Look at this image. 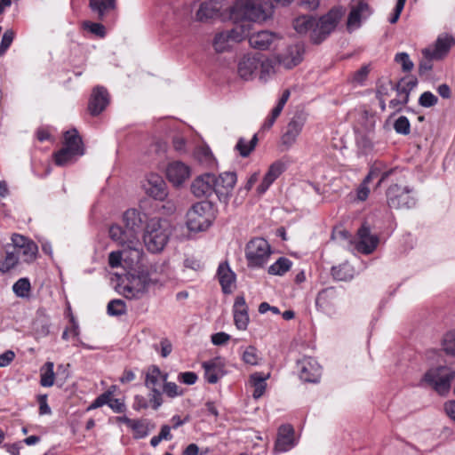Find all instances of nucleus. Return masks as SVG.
Returning <instances> with one entry per match:
<instances>
[{
  "label": "nucleus",
  "instance_id": "25",
  "mask_svg": "<svg viewBox=\"0 0 455 455\" xmlns=\"http://www.w3.org/2000/svg\"><path fill=\"white\" fill-rule=\"evenodd\" d=\"M51 320L44 308L37 309L32 323V331L36 339L44 338L50 333Z\"/></svg>",
  "mask_w": 455,
  "mask_h": 455
},
{
  "label": "nucleus",
  "instance_id": "38",
  "mask_svg": "<svg viewBox=\"0 0 455 455\" xmlns=\"http://www.w3.org/2000/svg\"><path fill=\"white\" fill-rule=\"evenodd\" d=\"M235 26L230 30H227L232 42L237 43L243 40L246 36H250V23L244 20L235 21Z\"/></svg>",
  "mask_w": 455,
  "mask_h": 455
},
{
  "label": "nucleus",
  "instance_id": "21",
  "mask_svg": "<svg viewBox=\"0 0 455 455\" xmlns=\"http://www.w3.org/2000/svg\"><path fill=\"white\" fill-rule=\"evenodd\" d=\"M304 52L303 44H295L290 45L283 53L278 56V62L285 68H292L301 62Z\"/></svg>",
  "mask_w": 455,
  "mask_h": 455
},
{
  "label": "nucleus",
  "instance_id": "51",
  "mask_svg": "<svg viewBox=\"0 0 455 455\" xmlns=\"http://www.w3.org/2000/svg\"><path fill=\"white\" fill-rule=\"evenodd\" d=\"M126 312V306L122 299H112L108 304V313L110 315H122Z\"/></svg>",
  "mask_w": 455,
  "mask_h": 455
},
{
  "label": "nucleus",
  "instance_id": "32",
  "mask_svg": "<svg viewBox=\"0 0 455 455\" xmlns=\"http://www.w3.org/2000/svg\"><path fill=\"white\" fill-rule=\"evenodd\" d=\"M20 260L18 255H16L11 248L6 245L4 252H0V272L3 274L8 273L14 269Z\"/></svg>",
  "mask_w": 455,
  "mask_h": 455
},
{
  "label": "nucleus",
  "instance_id": "16",
  "mask_svg": "<svg viewBox=\"0 0 455 455\" xmlns=\"http://www.w3.org/2000/svg\"><path fill=\"white\" fill-rule=\"evenodd\" d=\"M148 220L149 219L146 213L136 209H129L124 213V222L125 228L132 231L138 237L142 229L144 230V228Z\"/></svg>",
  "mask_w": 455,
  "mask_h": 455
},
{
  "label": "nucleus",
  "instance_id": "9",
  "mask_svg": "<svg viewBox=\"0 0 455 455\" xmlns=\"http://www.w3.org/2000/svg\"><path fill=\"white\" fill-rule=\"evenodd\" d=\"M271 248L267 241L261 237L251 239L245 248V258L250 267H261L268 260Z\"/></svg>",
  "mask_w": 455,
  "mask_h": 455
},
{
  "label": "nucleus",
  "instance_id": "42",
  "mask_svg": "<svg viewBox=\"0 0 455 455\" xmlns=\"http://www.w3.org/2000/svg\"><path fill=\"white\" fill-rule=\"evenodd\" d=\"M258 57L260 60L259 68V79L267 81L271 75L275 73V63L272 60L265 57L264 55L258 53Z\"/></svg>",
  "mask_w": 455,
  "mask_h": 455
},
{
  "label": "nucleus",
  "instance_id": "18",
  "mask_svg": "<svg viewBox=\"0 0 455 455\" xmlns=\"http://www.w3.org/2000/svg\"><path fill=\"white\" fill-rule=\"evenodd\" d=\"M370 14L371 10L366 2L360 0L353 3L347 21V29L352 31L358 28L361 26L362 20L368 18Z\"/></svg>",
  "mask_w": 455,
  "mask_h": 455
},
{
  "label": "nucleus",
  "instance_id": "55",
  "mask_svg": "<svg viewBox=\"0 0 455 455\" xmlns=\"http://www.w3.org/2000/svg\"><path fill=\"white\" fill-rule=\"evenodd\" d=\"M291 92L289 90H284L278 100L276 106L272 109L271 114L269 115L273 118L276 120V118L280 116L283 111L286 102L290 98Z\"/></svg>",
  "mask_w": 455,
  "mask_h": 455
},
{
  "label": "nucleus",
  "instance_id": "60",
  "mask_svg": "<svg viewBox=\"0 0 455 455\" xmlns=\"http://www.w3.org/2000/svg\"><path fill=\"white\" fill-rule=\"evenodd\" d=\"M437 102L438 98L431 92H425L419 98V104L424 108L434 107Z\"/></svg>",
  "mask_w": 455,
  "mask_h": 455
},
{
  "label": "nucleus",
  "instance_id": "48",
  "mask_svg": "<svg viewBox=\"0 0 455 455\" xmlns=\"http://www.w3.org/2000/svg\"><path fill=\"white\" fill-rule=\"evenodd\" d=\"M54 364L52 362H47L41 370L40 384L43 387H50L54 384Z\"/></svg>",
  "mask_w": 455,
  "mask_h": 455
},
{
  "label": "nucleus",
  "instance_id": "43",
  "mask_svg": "<svg viewBox=\"0 0 455 455\" xmlns=\"http://www.w3.org/2000/svg\"><path fill=\"white\" fill-rule=\"evenodd\" d=\"M230 43L232 40L228 31H221L214 36L212 45L217 52H224L230 48Z\"/></svg>",
  "mask_w": 455,
  "mask_h": 455
},
{
  "label": "nucleus",
  "instance_id": "23",
  "mask_svg": "<svg viewBox=\"0 0 455 455\" xmlns=\"http://www.w3.org/2000/svg\"><path fill=\"white\" fill-rule=\"evenodd\" d=\"M146 193L156 200H164L167 196L166 184L162 177L152 174L144 184Z\"/></svg>",
  "mask_w": 455,
  "mask_h": 455
},
{
  "label": "nucleus",
  "instance_id": "39",
  "mask_svg": "<svg viewBox=\"0 0 455 455\" xmlns=\"http://www.w3.org/2000/svg\"><path fill=\"white\" fill-rule=\"evenodd\" d=\"M268 375L265 376L261 372H255L250 377V384L253 387L252 396L255 399H259L263 395L267 388L266 380Z\"/></svg>",
  "mask_w": 455,
  "mask_h": 455
},
{
  "label": "nucleus",
  "instance_id": "30",
  "mask_svg": "<svg viewBox=\"0 0 455 455\" xmlns=\"http://www.w3.org/2000/svg\"><path fill=\"white\" fill-rule=\"evenodd\" d=\"M220 6L216 1H206L200 4L196 17L198 21L205 22L219 16Z\"/></svg>",
  "mask_w": 455,
  "mask_h": 455
},
{
  "label": "nucleus",
  "instance_id": "4",
  "mask_svg": "<svg viewBox=\"0 0 455 455\" xmlns=\"http://www.w3.org/2000/svg\"><path fill=\"white\" fill-rule=\"evenodd\" d=\"M156 281L150 277L148 270L139 269L128 273L117 285V291L126 299H140Z\"/></svg>",
  "mask_w": 455,
  "mask_h": 455
},
{
  "label": "nucleus",
  "instance_id": "62",
  "mask_svg": "<svg viewBox=\"0 0 455 455\" xmlns=\"http://www.w3.org/2000/svg\"><path fill=\"white\" fill-rule=\"evenodd\" d=\"M335 296L336 291L332 287L326 288L318 293L315 304L316 306H323L328 299H331Z\"/></svg>",
  "mask_w": 455,
  "mask_h": 455
},
{
  "label": "nucleus",
  "instance_id": "19",
  "mask_svg": "<svg viewBox=\"0 0 455 455\" xmlns=\"http://www.w3.org/2000/svg\"><path fill=\"white\" fill-rule=\"evenodd\" d=\"M212 173H204L196 177L191 183L190 190L196 197L209 196L214 192Z\"/></svg>",
  "mask_w": 455,
  "mask_h": 455
},
{
  "label": "nucleus",
  "instance_id": "33",
  "mask_svg": "<svg viewBox=\"0 0 455 455\" xmlns=\"http://www.w3.org/2000/svg\"><path fill=\"white\" fill-rule=\"evenodd\" d=\"M399 170L397 168H393L388 171L381 172L378 167L371 168L370 172L363 179L365 182L370 183L373 179L380 176L379 180L378 181L376 187L379 188L382 183L391 180L395 176L399 173Z\"/></svg>",
  "mask_w": 455,
  "mask_h": 455
},
{
  "label": "nucleus",
  "instance_id": "29",
  "mask_svg": "<svg viewBox=\"0 0 455 455\" xmlns=\"http://www.w3.org/2000/svg\"><path fill=\"white\" fill-rule=\"evenodd\" d=\"M218 278L224 293L232 291L233 284L235 280V273L230 269L228 263H221L218 267Z\"/></svg>",
  "mask_w": 455,
  "mask_h": 455
},
{
  "label": "nucleus",
  "instance_id": "56",
  "mask_svg": "<svg viewBox=\"0 0 455 455\" xmlns=\"http://www.w3.org/2000/svg\"><path fill=\"white\" fill-rule=\"evenodd\" d=\"M242 359L247 364H258L259 355L256 347L253 346L247 347L243 353Z\"/></svg>",
  "mask_w": 455,
  "mask_h": 455
},
{
  "label": "nucleus",
  "instance_id": "3",
  "mask_svg": "<svg viewBox=\"0 0 455 455\" xmlns=\"http://www.w3.org/2000/svg\"><path fill=\"white\" fill-rule=\"evenodd\" d=\"M398 174H401V172ZM391 181L385 193L387 206L395 210H409L415 207L418 202L416 193L412 188L403 184L402 176L396 175Z\"/></svg>",
  "mask_w": 455,
  "mask_h": 455
},
{
  "label": "nucleus",
  "instance_id": "54",
  "mask_svg": "<svg viewBox=\"0 0 455 455\" xmlns=\"http://www.w3.org/2000/svg\"><path fill=\"white\" fill-rule=\"evenodd\" d=\"M284 171V164L281 162H275L272 164L265 174V178L272 183L283 173Z\"/></svg>",
  "mask_w": 455,
  "mask_h": 455
},
{
  "label": "nucleus",
  "instance_id": "14",
  "mask_svg": "<svg viewBox=\"0 0 455 455\" xmlns=\"http://www.w3.org/2000/svg\"><path fill=\"white\" fill-rule=\"evenodd\" d=\"M358 243L356 249L363 254H371L378 247L379 239L377 235L371 234L370 226L363 222L357 230Z\"/></svg>",
  "mask_w": 455,
  "mask_h": 455
},
{
  "label": "nucleus",
  "instance_id": "7",
  "mask_svg": "<svg viewBox=\"0 0 455 455\" xmlns=\"http://www.w3.org/2000/svg\"><path fill=\"white\" fill-rule=\"evenodd\" d=\"M454 378L455 371L450 367L440 366L427 371L421 380V385L427 384L443 395L450 391L451 382Z\"/></svg>",
  "mask_w": 455,
  "mask_h": 455
},
{
  "label": "nucleus",
  "instance_id": "24",
  "mask_svg": "<svg viewBox=\"0 0 455 455\" xmlns=\"http://www.w3.org/2000/svg\"><path fill=\"white\" fill-rule=\"evenodd\" d=\"M234 322L238 330L244 331L249 323L248 307L243 296H237L233 306Z\"/></svg>",
  "mask_w": 455,
  "mask_h": 455
},
{
  "label": "nucleus",
  "instance_id": "53",
  "mask_svg": "<svg viewBox=\"0 0 455 455\" xmlns=\"http://www.w3.org/2000/svg\"><path fill=\"white\" fill-rule=\"evenodd\" d=\"M443 348L446 354L455 355V330L447 332L443 339Z\"/></svg>",
  "mask_w": 455,
  "mask_h": 455
},
{
  "label": "nucleus",
  "instance_id": "27",
  "mask_svg": "<svg viewBox=\"0 0 455 455\" xmlns=\"http://www.w3.org/2000/svg\"><path fill=\"white\" fill-rule=\"evenodd\" d=\"M278 38L277 35L267 30L259 31L249 36V44L259 50H267Z\"/></svg>",
  "mask_w": 455,
  "mask_h": 455
},
{
  "label": "nucleus",
  "instance_id": "57",
  "mask_svg": "<svg viewBox=\"0 0 455 455\" xmlns=\"http://www.w3.org/2000/svg\"><path fill=\"white\" fill-rule=\"evenodd\" d=\"M395 131L403 135H408L411 132V124L406 116L398 117L394 124Z\"/></svg>",
  "mask_w": 455,
  "mask_h": 455
},
{
  "label": "nucleus",
  "instance_id": "59",
  "mask_svg": "<svg viewBox=\"0 0 455 455\" xmlns=\"http://www.w3.org/2000/svg\"><path fill=\"white\" fill-rule=\"evenodd\" d=\"M163 391L171 398L181 396L184 394L183 390L174 382L164 381Z\"/></svg>",
  "mask_w": 455,
  "mask_h": 455
},
{
  "label": "nucleus",
  "instance_id": "20",
  "mask_svg": "<svg viewBox=\"0 0 455 455\" xmlns=\"http://www.w3.org/2000/svg\"><path fill=\"white\" fill-rule=\"evenodd\" d=\"M108 103L109 95L107 89L102 86H96L91 95L88 110L92 116H98L107 108Z\"/></svg>",
  "mask_w": 455,
  "mask_h": 455
},
{
  "label": "nucleus",
  "instance_id": "12",
  "mask_svg": "<svg viewBox=\"0 0 455 455\" xmlns=\"http://www.w3.org/2000/svg\"><path fill=\"white\" fill-rule=\"evenodd\" d=\"M214 193L220 202L227 204L232 195V191L236 183L237 177L235 172H224L215 176L213 174Z\"/></svg>",
  "mask_w": 455,
  "mask_h": 455
},
{
  "label": "nucleus",
  "instance_id": "36",
  "mask_svg": "<svg viewBox=\"0 0 455 455\" xmlns=\"http://www.w3.org/2000/svg\"><path fill=\"white\" fill-rule=\"evenodd\" d=\"M292 25L297 33L300 35L313 33L315 25V19L310 15H301L293 20Z\"/></svg>",
  "mask_w": 455,
  "mask_h": 455
},
{
  "label": "nucleus",
  "instance_id": "31",
  "mask_svg": "<svg viewBox=\"0 0 455 455\" xmlns=\"http://www.w3.org/2000/svg\"><path fill=\"white\" fill-rule=\"evenodd\" d=\"M452 43L451 37H439L435 43V49L430 51L426 49L423 53L426 57L430 59H442L449 52Z\"/></svg>",
  "mask_w": 455,
  "mask_h": 455
},
{
  "label": "nucleus",
  "instance_id": "26",
  "mask_svg": "<svg viewBox=\"0 0 455 455\" xmlns=\"http://www.w3.org/2000/svg\"><path fill=\"white\" fill-rule=\"evenodd\" d=\"M418 80L413 76H405L402 78L396 85L400 87L402 92H404L405 95L403 99H393L389 101V107L392 108H396L400 105H405L409 101V96L411 92L417 86Z\"/></svg>",
  "mask_w": 455,
  "mask_h": 455
},
{
  "label": "nucleus",
  "instance_id": "13",
  "mask_svg": "<svg viewBox=\"0 0 455 455\" xmlns=\"http://www.w3.org/2000/svg\"><path fill=\"white\" fill-rule=\"evenodd\" d=\"M299 378L304 382L317 383L320 380L322 369L317 361L305 356L297 362Z\"/></svg>",
  "mask_w": 455,
  "mask_h": 455
},
{
  "label": "nucleus",
  "instance_id": "28",
  "mask_svg": "<svg viewBox=\"0 0 455 455\" xmlns=\"http://www.w3.org/2000/svg\"><path fill=\"white\" fill-rule=\"evenodd\" d=\"M202 366L204 370V379L210 384L217 383L225 374L223 365L218 359L204 362Z\"/></svg>",
  "mask_w": 455,
  "mask_h": 455
},
{
  "label": "nucleus",
  "instance_id": "41",
  "mask_svg": "<svg viewBox=\"0 0 455 455\" xmlns=\"http://www.w3.org/2000/svg\"><path fill=\"white\" fill-rule=\"evenodd\" d=\"M258 143V136L254 134L251 140L241 137L238 139L235 149L239 153L242 157H247L255 149Z\"/></svg>",
  "mask_w": 455,
  "mask_h": 455
},
{
  "label": "nucleus",
  "instance_id": "22",
  "mask_svg": "<svg viewBox=\"0 0 455 455\" xmlns=\"http://www.w3.org/2000/svg\"><path fill=\"white\" fill-rule=\"evenodd\" d=\"M260 60L257 54L244 55L238 62L237 72L243 80L252 79L255 72L259 69Z\"/></svg>",
  "mask_w": 455,
  "mask_h": 455
},
{
  "label": "nucleus",
  "instance_id": "10",
  "mask_svg": "<svg viewBox=\"0 0 455 455\" xmlns=\"http://www.w3.org/2000/svg\"><path fill=\"white\" fill-rule=\"evenodd\" d=\"M7 245L18 255L19 260L21 259L23 262L30 263L36 258L37 245L24 235L13 234L12 235V243Z\"/></svg>",
  "mask_w": 455,
  "mask_h": 455
},
{
  "label": "nucleus",
  "instance_id": "58",
  "mask_svg": "<svg viewBox=\"0 0 455 455\" xmlns=\"http://www.w3.org/2000/svg\"><path fill=\"white\" fill-rule=\"evenodd\" d=\"M14 37L15 33L12 29H7L4 33L2 40L0 42V56H3L7 52V50L12 44Z\"/></svg>",
  "mask_w": 455,
  "mask_h": 455
},
{
  "label": "nucleus",
  "instance_id": "44",
  "mask_svg": "<svg viewBox=\"0 0 455 455\" xmlns=\"http://www.w3.org/2000/svg\"><path fill=\"white\" fill-rule=\"evenodd\" d=\"M76 156L79 155L68 148L63 147L54 154V161L57 165L65 166L71 164Z\"/></svg>",
  "mask_w": 455,
  "mask_h": 455
},
{
  "label": "nucleus",
  "instance_id": "64",
  "mask_svg": "<svg viewBox=\"0 0 455 455\" xmlns=\"http://www.w3.org/2000/svg\"><path fill=\"white\" fill-rule=\"evenodd\" d=\"M370 72L369 66H363L357 71H355L352 77V82L355 84L362 85L366 80Z\"/></svg>",
  "mask_w": 455,
  "mask_h": 455
},
{
  "label": "nucleus",
  "instance_id": "34",
  "mask_svg": "<svg viewBox=\"0 0 455 455\" xmlns=\"http://www.w3.org/2000/svg\"><path fill=\"white\" fill-rule=\"evenodd\" d=\"M89 7L99 20H103L108 11L116 9V0H89Z\"/></svg>",
  "mask_w": 455,
  "mask_h": 455
},
{
  "label": "nucleus",
  "instance_id": "49",
  "mask_svg": "<svg viewBox=\"0 0 455 455\" xmlns=\"http://www.w3.org/2000/svg\"><path fill=\"white\" fill-rule=\"evenodd\" d=\"M130 428L132 430L135 439L145 438L149 433L148 423L141 419H133Z\"/></svg>",
  "mask_w": 455,
  "mask_h": 455
},
{
  "label": "nucleus",
  "instance_id": "50",
  "mask_svg": "<svg viewBox=\"0 0 455 455\" xmlns=\"http://www.w3.org/2000/svg\"><path fill=\"white\" fill-rule=\"evenodd\" d=\"M127 253H130V251L127 249H123L120 251H111L108 255V265L112 267H118L122 264V260L125 259L128 256Z\"/></svg>",
  "mask_w": 455,
  "mask_h": 455
},
{
  "label": "nucleus",
  "instance_id": "46",
  "mask_svg": "<svg viewBox=\"0 0 455 455\" xmlns=\"http://www.w3.org/2000/svg\"><path fill=\"white\" fill-rule=\"evenodd\" d=\"M291 267V261L287 258L281 257L268 267V274L273 275H283L290 270Z\"/></svg>",
  "mask_w": 455,
  "mask_h": 455
},
{
  "label": "nucleus",
  "instance_id": "5",
  "mask_svg": "<svg viewBox=\"0 0 455 455\" xmlns=\"http://www.w3.org/2000/svg\"><path fill=\"white\" fill-rule=\"evenodd\" d=\"M217 217V210L210 201L194 204L187 212V227L190 231L201 232L209 228Z\"/></svg>",
  "mask_w": 455,
  "mask_h": 455
},
{
  "label": "nucleus",
  "instance_id": "6",
  "mask_svg": "<svg viewBox=\"0 0 455 455\" xmlns=\"http://www.w3.org/2000/svg\"><path fill=\"white\" fill-rule=\"evenodd\" d=\"M341 8H332L326 14L315 20V29L310 35V39L314 44H321L336 28L343 16Z\"/></svg>",
  "mask_w": 455,
  "mask_h": 455
},
{
  "label": "nucleus",
  "instance_id": "37",
  "mask_svg": "<svg viewBox=\"0 0 455 455\" xmlns=\"http://www.w3.org/2000/svg\"><path fill=\"white\" fill-rule=\"evenodd\" d=\"M64 139V148H68L70 150L75 151L79 156L84 155V152L83 148L82 139L78 135V132L76 129L66 132Z\"/></svg>",
  "mask_w": 455,
  "mask_h": 455
},
{
  "label": "nucleus",
  "instance_id": "11",
  "mask_svg": "<svg viewBox=\"0 0 455 455\" xmlns=\"http://www.w3.org/2000/svg\"><path fill=\"white\" fill-rule=\"evenodd\" d=\"M307 120L304 111H297L289 120L285 132L281 137V143L285 148H290L297 141Z\"/></svg>",
  "mask_w": 455,
  "mask_h": 455
},
{
  "label": "nucleus",
  "instance_id": "40",
  "mask_svg": "<svg viewBox=\"0 0 455 455\" xmlns=\"http://www.w3.org/2000/svg\"><path fill=\"white\" fill-rule=\"evenodd\" d=\"M331 275L339 281H349L355 275L354 267L347 262L331 267Z\"/></svg>",
  "mask_w": 455,
  "mask_h": 455
},
{
  "label": "nucleus",
  "instance_id": "61",
  "mask_svg": "<svg viewBox=\"0 0 455 455\" xmlns=\"http://www.w3.org/2000/svg\"><path fill=\"white\" fill-rule=\"evenodd\" d=\"M395 61L402 66L404 72H409L413 68V62L410 60L406 52H399L395 57Z\"/></svg>",
  "mask_w": 455,
  "mask_h": 455
},
{
  "label": "nucleus",
  "instance_id": "1",
  "mask_svg": "<svg viewBox=\"0 0 455 455\" xmlns=\"http://www.w3.org/2000/svg\"><path fill=\"white\" fill-rule=\"evenodd\" d=\"M172 235V228L165 219L154 217L147 222L143 232V242L152 253L162 251L166 246Z\"/></svg>",
  "mask_w": 455,
  "mask_h": 455
},
{
  "label": "nucleus",
  "instance_id": "47",
  "mask_svg": "<svg viewBox=\"0 0 455 455\" xmlns=\"http://www.w3.org/2000/svg\"><path fill=\"white\" fill-rule=\"evenodd\" d=\"M195 157L198 162L205 166L212 167L214 165L215 159L211 149L208 147H199L195 151Z\"/></svg>",
  "mask_w": 455,
  "mask_h": 455
},
{
  "label": "nucleus",
  "instance_id": "17",
  "mask_svg": "<svg viewBox=\"0 0 455 455\" xmlns=\"http://www.w3.org/2000/svg\"><path fill=\"white\" fill-rule=\"evenodd\" d=\"M190 176V168L181 161H173L166 167V177L173 186H180Z\"/></svg>",
  "mask_w": 455,
  "mask_h": 455
},
{
  "label": "nucleus",
  "instance_id": "52",
  "mask_svg": "<svg viewBox=\"0 0 455 455\" xmlns=\"http://www.w3.org/2000/svg\"><path fill=\"white\" fill-rule=\"evenodd\" d=\"M83 28L91 32L100 38H103L106 36V28L100 23L92 22V21H84L83 23Z\"/></svg>",
  "mask_w": 455,
  "mask_h": 455
},
{
  "label": "nucleus",
  "instance_id": "8",
  "mask_svg": "<svg viewBox=\"0 0 455 455\" xmlns=\"http://www.w3.org/2000/svg\"><path fill=\"white\" fill-rule=\"evenodd\" d=\"M108 233L109 237L114 242L121 245L123 248L130 251V255L132 260H140L142 255V251L139 248L140 241L136 235L126 228H123L119 225H112L109 228Z\"/></svg>",
  "mask_w": 455,
  "mask_h": 455
},
{
  "label": "nucleus",
  "instance_id": "15",
  "mask_svg": "<svg viewBox=\"0 0 455 455\" xmlns=\"http://www.w3.org/2000/svg\"><path fill=\"white\" fill-rule=\"evenodd\" d=\"M296 445L294 428L291 425H282L278 428L274 451L277 453L286 452Z\"/></svg>",
  "mask_w": 455,
  "mask_h": 455
},
{
  "label": "nucleus",
  "instance_id": "63",
  "mask_svg": "<svg viewBox=\"0 0 455 455\" xmlns=\"http://www.w3.org/2000/svg\"><path fill=\"white\" fill-rule=\"evenodd\" d=\"M108 401V403L107 404L113 410V411L116 413H122L125 411L126 406L124 403L118 398L113 397L111 392H109Z\"/></svg>",
  "mask_w": 455,
  "mask_h": 455
},
{
  "label": "nucleus",
  "instance_id": "2",
  "mask_svg": "<svg viewBox=\"0 0 455 455\" xmlns=\"http://www.w3.org/2000/svg\"><path fill=\"white\" fill-rule=\"evenodd\" d=\"M272 15V7L262 0H238L230 11V19L235 22H263Z\"/></svg>",
  "mask_w": 455,
  "mask_h": 455
},
{
  "label": "nucleus",
  "instance_id": "35",
  "mask_svg": "<svg viewBox=\"0 0 455 455\" xmlns=\"http://www.w3.org/2000/svg\"><path fill=\"white\" fill-rule=\"evenodd\" d=\"M167 378V373H163L159 367L153 365L146 374L145 386L150 390L154 389V387H159L162 381H166Z\"/></svg>",
  "mask_w": 455,
  "mask_h": 455
},
{
  "label": "nucleus",
  "instance_id": "45",
  "mask_svg": "<svg viewBox=\"0 0 455 455\" xmlns=\"http://www.w3.org/2000/svg\"><path fill=\"white\" fill-rule=\"evenodd\" d=\"M31 284L27 277L20 278L12 285V291L19 298L28 299L30 296Z\"/></svg>",
  "mask_w": 455,
  "mask_h": 455
}]
</instances>
